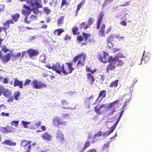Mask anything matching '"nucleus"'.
Instances as JSON below:
<instances>
[{"label": "nucleus", "mask_w": 152, "mask_h": 152, "mask_svg": "<svg viewBox=\"0 0 152 152\" xmlns=\"http://www.w3.org/2000/svg\"><path fill=\"white\" fill-rule=\"evenodd\" d=\"M42 138L48 142L51 141L52 140V137L48 132H45L42 135Z\"/></svg>", "instance_id": "2eb2a0df"}, {"label": "nucleus", "mask_w": 152, "mask_h": 152, "mask_svg": "<svg viewBox=\"0 0 152 152\" xmlns=\"http://www.w3.org/2000/svg\"><path fill=\"white\" fill-rule=\"evenodd\" d=\"M64 17L63 16H61L59 18L57 21V25L58 26H60L64 23Z\"/></svg>", "instance_id": "7c9ffc66"}, {"label": "nucleus", "mask_w": 152, "mask_h": 152, "mask_svg": "<svg viewBox=\"0 0 152 152\" xmlns=\"http://www.w3.org/2000/svg\"><path fill=\"white\" fill-rule=\"evenodd\" d=\"M52 121L53 125L55 127L60 126H64L66 125V122L61 121L58 117H55L53 119Z\"/></svg>", "instance_id": "1a4fd4ad"}, {"label": "nucleus", "mask_w": 152, "mask_h": 152, "mask_svg": "<svg viewBox=\"0 0 152 152\" xmlns=\"http://www.w3.org/2000/svg\"><path fill=\"white\" fill-rule=\"evenodd\" d=\"M114 40V37L113 35L108 36L107 38V44L110 48L114 46V43L112 42Z\"/></svg>", "instance_id": "4468645a"}, {"label": "nucleus", "mask_w": 152, "mask_h": 152, "mask_svg": "<svg viewBox=\"0 0 152 152\" xmlns=\"http://www.w3.org/2000/svg\"><path fill=\"white\" fill-rule=\"evenodd\" d=\"M1 144L3 145H7L10 146H15L16 145V142H12L11 140L9 139L5 140L4 141L2 142Z\"/></svg>", "instance_id": "393cba45"}, {"label": "nucleus", "mask_w": 152, "mask_h": 152, "mask_svg": "<svg viewBox=\"0 0 152 152\" xmlns=\"http://www.w3.org/2000/svg\"><path fill=\"white\" fill-rule=\"evenodd\" d=\"M40 128L43 131H45L46 129L45 126H41Z\"/></svg>", "instance_id": "0e129e2a"}, {"label": "nucleus", "mask_w": 152, "mask_h": 152, "mask_svg": "<svg viewBox=\"0 0 152 152\" xmlns=\"http://www.w3.org/2000/svg\"><path fill=\"white\" fill-rule=\"evenodd\" d=\"M107 92L105 90H102L100 91L99 93L98 96L96 99V101H98L99 99L100 100L105 98L106 96Z\"/></svg>", "instance_id": "f3484780"}, {"label": "nucleus", "mask_w": 152, "mask_h": 152, "mask_svg": "<svg viewBox=\"0 0 152 152\" xmlns=\"http://www.w3.org/2000/svg\"><path fill=\"white\" fill-rule=\"evenodd\" d=\"M3 82L4 84H7L8 83V79L5 78Z\"/></svg>", "instance_id": "bf43d9fd"}, {"label": "nucleus", "mask_w": 152, "mask_h": 152, "mask_svg": "<svg viewBox=\"0 0 152 152\" xmlns=\"http://www.w3.org/2000/svg\"><path fill=\"white\" fill-rule=\"evenodd\" d=\"M96 150L95 148L88 150L86 152H96Z\"/></svg>", "instance_id": "6e6d98bb"}, {"label": "nucleus", "mask_w": 152, "mask_h": 152, "mask_svg": "<svg viewBox=\"0 0 152 152\" xmlns=\"http://www.w3.org/2000/svg\"><path fill=\"white\" fill-rule=\"evenodd\" d=\"M20 95V93L19 91H17L14 93V97L15 99L18 101V97H19Z\"/></svg>", "instance_id": "4c0bfd02"}, {"label": "nucleus", "mask_w": 152, "mask_h": 152, "mask_svg": "<svg viewBox=\"0 0 152 152\" xmlns=\"http://www.w3.org/2000/svg\"><path fill=\"white\" fill-rule=\"evenodd\" d=\"M104 15L103 12H100L97 16V19L96 20V29H100L98 32V35L99 37H105V28L106 26L105 24L103 23L101 25V28H100L101 24L102 21V20Z\"/></svg>", "instance_id": "7ed1b4c3"}, {"label": "nucleus", "mask_w": 152, "mask_h": 152, "mask_svg": "<svg viewBox=\"0 0 152 152\" xmlns=\"http://www.w3.org/2000/svg\"><path fill=\"white\" fill-rule=\"evenodd\" d=\"M23 7L28 11H27L24 10H22V13L25 16H28L31 14L32 10L33 13L35 14H38L39 12V10L38 9L39 8H37V7H34L32 9H31L30 7L26 6L25 4H23Z\"/></svg>", "instance_id": "39448f33"}, {"label": "nucleus", "mask_w": 152, "mask_h": 152, "mask_svg": "<svg viewBox=\"0 0 152 152\" xmlns=\"http://www.w3.org/2000/svg\"><path fill=\"white\" fill-rule=\"evenodd\" d=\"M13 128L10 126L7 125L6 127H0V131L4 134H8L12 132Z\"/></svg>", "instance_id": "ddd939ff"}, {"label": "nucleus", "mask_w": 152, "mask_h": 152, "mask_svg": "<svg viewBox=\"0 0 152 152\" xmlns=\"http://www.w3.org/2000/svg\"><path fill=\"white\" fill-rule=\"evenodd\" d=\"M69 4V3L66 0H62L60 9L63 10H65Z\"/></svg>", "instance_id": "5701e85b"}, {"label": "nucleus", "mask_w": 152, "mask_h": 152, "mask_svg": "<svg viewBox=\"0 0 152 152\" xmlns=\"http://www.w3.org/2000/svg\"><path fill=\"white\" fill-rule=\"evenodd\" d=\"M122 117L121 115H120L119 118H118L117 121H116V122L115 123V124L113 125V126L115 128H116L117 125L118 124L119 122V121L121 117Z\"/></svg>", "instance_id": "ea45409f"}, {"label": "nucleus", "mask_w": 152, "mask_h": 152, "mask_svg": "<svg viewBox=\"0 0 152 152\" xmlns=\"http://www.w3.org/2000/svg\"><path fill=\"white\" fill-rule=\"evenodd\" d=\"M89 27V26L85 22H83L80 24L79 26V27L80 29H86Z\"/></svg>", "instance_id": "2f4dec72"}, {"label": "nucleus", "mask_w": 152, "mask_h": 152, "mask_svg": "<svg viewBox=\"0 0 152 152\" xmlns=\"http://www.w3.org/2000/svg\"><path fill=\"white\" fill-rule=\"evenodd\" d=\"M84 4V3H83V2H81L80 4H78L77 6V9L75 12V16H77L79 11L80 10L81 7H82V6L83 4Z\"/></svg>", "instance_id": "c9c22d12"}, {"label": "nucleus", "mask_w": 152, "mask_h": 152, "mask_svg": "<svg viewBox=\"0 0 152 152\" xmlns=\"http://www.w3.org/2000/svg\"><path fill=\"white\" fill-rule=\"evenodd\" d=\"M96 69H95L93 70H91L90 72L92 74H93L96 71Z\"/></svg>", "instance_id": "774afa93"}, {"label": "nucleus", "mask_w": 152, "mask_h": 152, "mask_svg": "<svg viewBox=\"0 0 152 152\" xmlns=\"http://www.w3.org/2000/svg\"><path fill=\"white\" fill-rule=\"evenodd\" d=\"M64 30L62 28H58L55 30L54 31L53 34L54 35L60 36L64 31Z\"/></svg>", "instance_id": "bb28decb"}, {"label": "nucleus", "mask_w": 152, "mask_h": 152, "mask_svg": "<svg viewBox=\"0 0 152 152\" xmlns=\"http://www.w3.org/2000/svg\"><path fill=\"white\" fill-rule=\"evenodd\" d=\"M82 35L84 38L85 41L86 42V40L88 39L89 37H91V34H90L86 33L84 32H82Z\"/></svg>", "instance_id": "f704fd0d"}, {"label": "nucleus", "mask_w": 152, "mask_h": 152, "mask_svg": "<svg viewBox=\"0 0 152 152\" xmlns=\"http://www.w3.org/2000/svg\"><path fill=\"white\" fill-rule=\"evenodd\" d=\"M85 58V55L83 54L74 56L72 61L66 63V64L68 66V67L66 68L64 67L63 64L60 63L58 62H56L52 66L50 64H47L45 66L50 69H52L58 74H60L62 72L63 74L67 75L71 73L72 71L75 70V68L72 66L73 64L75 65L77 61H78L77 64V66H84Z\"/></svg>", "instance_id": "f257e3e1"}, {"label": "nucleus", "mask_w": 152, "mask_h": 152, "mask_svg": "<svg viewBox=\"0 0 152 152\" xmlns=\"http://www.w3.org/2000/svg\"><path fill=\"white\" fill-rule=\"evenodd\" d=\"M11 17L12 20L16 22L18 21L20 18V15L19 13H16L14 15H12Z\"/></svg>", "instance_id": "c85d7f7f"}, {"label": "nucleus", "mask_w": 152, "mask_h": 152, "mask_svg": "<svg viewBox=\"0 0 152 152\" xmlns=\"http://www.w3.org/2000/svg\"><path fill=\"white\" fill-rule=\"evenodd\" d=\"M21 56V53H18L16 55V58H20Z\"/></svg>", "instance_id": "69168bd1"}, {"label": "nucleus", "mask_w": 152, "mask_h": 152, "mask_svg": "<svg viewBox=\"0 0 152 152\" xmlns=\"http://www.w3.org/2000/svg\"><path fill=\"white\" fill-rule=\"evenodd\" d=\"M14 82L13 83L14 86L16 87L19 86V88H23V82L22 81L19 80L17 78H14Z\"/></svg>", "instance_id": "6ab92c4d"}, {"label": "nucleus", "mask_w": 152, "mask_h": 152, "mask_svg": "<svg viewBox=\"0 0 152 152\" xmlns=\"http://www.w3.org/2000/svg\"><path fill=\"white\" fill-rule=\"evenodd\" d=\"M116 38L118 39L119 40H121V39H124V37L122 36H120L119 35H117L116 37Z\"/></svg>", "instance_id": "5fc2aeb1"}, {"label": "nucleus", "mask_w": 152, "mask_h": 152, "mask_svg": "<svg viewBox=\"0 0 152 152\" xmlns=\"http://www.w3.org/2000/svg\"><path fill=\"white\" fill-rule=\"evenodd\" d=\"M120 24L122 26H125L127 25V22L125 20L121 21L120 22Z\"/></svg>", "instance_id": "8fccbe9b"}, {"label": "nucleus", "mask_w": 152, "mask_h": 152, "mask_svg": "<svg viewBox=\"0 0 152 152\" xmlns=\"http://www.w3.org/2000/svg\"><path fill=\"white\" fill-rule=\"evenodd\" d=\"M41 28L43 29H45L47 28V25H43L42 26Z\"/></svg>", "instance_id": "338daca9"}, {"label": "nucleus", "mask_w": 152, "mask_h": 152, "mask_svg": "<svg viewBox=\"0 0 152 152\" xmlns=\"http://www.w3.org/2000/svg\"><path fill=\"white\" fill-rule=\"evenodd\" d=\"M26 51H23L22 52V57H24L26 55Z\"/></svg>", "instance_id": "e2e57ef3"}, {"label": "nucleus", "mask_w": 152, "mask_h": 152, "mask_svg": "<svg viewBox=\"0 0 152 152\" xmlns=\"http://www.w3.org/2000/svg\"><path fill=\"white\" fill-rule=\"evenodd\" d=\"M56 138L58 142H61L64 141V135L61 132L58 131L56 135Z\"/></svg>", "instance_id": "a211bd4d"}, {"label": "nucleus", "mask_w": 152, "mask_h": 152, "mask_svg": "<svg viewBox=\"0 0 152 152\" xmlns=\"http://www.w3.org/2000/svg\"><path fill=\"white\" fill-rule=\"evenodd\" d=\"M129 3H130V2L129 1L126 2L124 4H121L120 5V7H125V6H128L129 5Z\"/></svg>", "instance_id": "3c124183"}, {"label": "nucleus", "mask_w": 152, "mask_h": 152, "mask_svg": "<svg viewBox=\"0 0 152 152\" xmlns=\"http://www.w3.org/2000/svg\"><path fill=\"white\" fill-rule=\"evenodd\" d=\"M26 18L24 19V21L26 23H27V24L29 23L31 21V20L30 21L28 20V16H25Z\"/></svg>", "instance_id": "603ef678"}, {"label": "nucleus", "mask_w": 152, "mask_h": 152, "mask_svg": "<svg viewBox=\"0 0 152 152\" xmlns=\"http://www.w3.org/2000/svg\"><path fill=\"white\" fill-rule=\"evenodd\" d=\"M31 85L34 88L36 89H40L42 88H45L46 86L45 84L38 81L36 80H34L32 81Z\"/></svg>", "instance_id": "9d476101"}, {"label": "nucleus", "mask_w": 152, "mask_h": 152, "mask_svg": "<svg viewBox=\"0 0 152 152\" xmlns=\"http://www.w3.org/2000/svg\"><path fill=\"white\" fill-rule=\"evenodd\" d=\"M61 104L63 108L64 109H72L71 108L68 106L69 104V102L67 100L65 99H63L61 101Z\"/></svg>", "instance_id": "aec40b11"}, {"label": "nucleus", "mask_w": 152, "mask_h": 152, "mask_svg": "<svg viewBox=\"0 0 152 152\" xmlns=\"http://www.w3.org/2000/svg\"><path fill=\"white\" fill-rule=\"evenodd\" d=\"M30 2L32 7L36 6L37 8H41L42 7V5L37 1V0H31Z\"/></svg>", "instance_id": "b1692460"}, {"label": "nucleus", "mask_w": 152, "mask_h": 152, "mask_svg": "<svg viewBox=\"0 0 152 152\" xmlns=\"http://www.w3.org/2000/svg\"><path fill=\"white\" fill-rule=\"evenodd\" d=\"M115 128L113 126H112L110 128V130L108 131L107 132H105V133L102 134L103 137H107L111 134L114 130Z\"/></svg>", "instance_id": "a878e982"}, {"label": "nucleus", "mask_w": 152, "mask_h": 152, "mask_svg": "<svg viewBox=\"0 0 152 152\" xmlns=\"http://www.w3.org/2000/svg\"><path fill=\"white\" fill-rule=\"evenodd\" d=\"M108 54L106 53H104L103 56L99 53L97 55V57L99 61L104 63H107V62H109V60L110 58H114V57H113L111 56H110L109 58H108Z\"/></svg>", "instance_id": "0eeeda50"}, {"label": "nucleus", "mask_w": 152, "mask_h": 152, "mask_svg": "<svg viewBox=\"0 0 152 152\" xmlns=\"http://www.w3.org/2000/svg\"><path fill=\"white\" fill-rule=\"evenodd\" d=\"M1 88V94L3 92L4 95L6 97H10L11 96L12 94V92L9 89L5 88L3 86H2Z\"/></svg>", "instance_id": "dca6fc26"}, {"label": "nucleus", "mask_w": 152, "mask_h": 152, "mask_svg": "<svg viewBox=\"0 0 152 152\" xmlns=\"http://www.w3.org/2000/svg\"><path fill=\"white\" fill-rule=\"evenodd\" d=\"M44 10V12L46 13L47 14H48L50 13V10L48 9L47 7H45L43 8Z\"/></svg>", "instance_id": "a18cd8bd"}, {"label": "nucleus", "mask_w": 152, "mask_h": 152, "mask_svg": "<svg viewBox=\"0 0 152 152\" xmlns=\"http://www.w3.org/2000/svg\"><path fill=\"white\" fill-rule=\"evenodd\" d=\"M110 145V143L109 142H107V143L104 144L102 146V150H104L107 148Z\"/></svg>", "instance_id": "37998d69"}, {"label": "nucleus", "mask_w": 152, "mask_h": 152, "mask_svg": "<svg viewBox=\"0 0 152 152\" xmlns=\"http://www.w3.org/2000/svg\"><path fill=\"white\" fill-rule=\"evenodd\" d=\"M114 58H111L109 60V64L107 65L106 71L107 72L110 73L111 71H114L116 66H121L124 63L123 61L120 60L118 58V57H121L118 55H116Z\"/></svg>", "instance_id": "f03ea898"}, {"label": "nucleus", "mask_w": 152, "mask_h": 152, "mask_svg": "<svg viewBox=\"0 0 152 152\" xmlns=\"http://www.w3.org/2000/svg\"><path fill=\"white\" fill-rule=\"evenodd\" d=\"M90 141H86L84 144V147L81 150V152H83L85 150L89 147L90 145Z\"/></svg>", "instance_id": "473e14b6"}, {"label": "nucleus", "mask_w": 152, "mask_h": 152, "mask_svg": "<svg viewBox=\"0 0 152 152\" xmlns=\"http://www.w3.org/2000/svg\"><path fill=\"white\" fill-rule=\"evenodd\" d=\"M71 39V37L69 36L68 35L66 34L64 40H67L70 39Z\"/></svg>", "instance_id": "864d4df0"}, {"label": "nucleus", "mask_w": 152, "mask_h": 152, "mask_svg": "<svg viewBox=\"0 0 152 152\" xmlns=\"http://www.w3.org/2000/svg\"><path fill=\"white\" fill-rule=\"evenodd\" d=\"M36 16L34 15H32L30 16V19H31V21L33 20V19H35L36 18Z\"/></svg>", "instance_id": "052dcab7"}, {"label": "nucleus", "mask_w": 152, "mask_h": 152, "mask_svg": "<svg viewBox=\"0 0 152 152\" xmlns=\"http://www.w3.org/2000/svg\"><path fill=\"white\" fill-rule=\"evenodd\" d=\"M94 22V20L92 18L90 17L88 21V25L89 26Z\"/></svg>", "instance_id": "79ce46f5"}, {"label": "nucleus", "mask_w": 152, "mask_h": 152, "mask_svg": "<svg viewBox=\"0 0 152 152\" xmlns=\"http://www.w3.org/2000/svg\"><path fill=\"white\" fill-rule=\"evenodd\" d=\"M14 99L13 97H12L11 98H10L9 99H8L7 101V102H13V100H14Z\"/></svg>", "instance_id": "4d7b16f0"}, {"label": "nucleus", "mask_w": 152, "mask_h": 152, "mask_svg": "<svg viewBox=\"0 0 152 152\" xmlns=\"http://www.w3.org/2000/svg\"><path fill=\"white\" fill-rule=\"evenodd\" d=\"M77 40L80 42H81L83 40V37L81 35H79L77 37Z\"/></svg>", "instance_id": "de8ad7c7"}, {"label": "nucleus", "mask_w": 152, "mask_h": 152, "mask_svg": "<svg viewBox=\"0 0 152 152\" xmlns=\"http://www.w3.org/2000/svg\"><path fill=\"white\" fill-rule=\"evenodd\" d=\"M106 106V104H102L99 107L97 105L94 107V111L97 114L101 115L105 112Z\"/></svg>", "instance_id": "6e6552de"}, {"label": "nucleus", "mask_w": 152, "mask_h": 152, "mask_svg": "<svg viewBox=\"0 0 152 152\" xmlns=\"http://www.w3.org/2000/svg\"><path fill=\"white\" fill-rule=\"evenodd\" d=\"M119 80H113L110 84L109 87L110 88H115L117 87L118 85Z\"/></svg>", "instance_id": "cd10ccee"}, {"label": "nucleus", "mask_w": 152, "mask_h": 152, "mask_svg": "<svg viewBox=\"0 0 152 152\" xmlns=\"http://www.w3.org/2000/svg\"><path fill=\"white\" fill-rule=\"evenodd\" d=\"M111 30V28L109 27L108 28H107L106 30V33L107 34H109L110 31Z\"/></svg>", "instance_id": "13d9d810"}, {"label": "nucleus", "mask_w": 152, "mask_h": 152, "mask_svg": "<svg viewBox=\"0 0 152 152\" xmlns=\"http://www.w3.org/2000/svg\"><path fill=\"white\" fill-rule=\"evenodd\" d=\"M87 80L88 82L91 85L93 84L94 81V76L91 73H87L86 74Z\"/></svg>", "instance_id": "412c9836"}, {"label": "nucleus", "mask_w": 152, "mask_h": 152, "mask_svg": "<svg viewBox=\"0 0 152 152\" xmlns=\"http://www.w3.org/2000/svg\"><path fill=\"white\" fill-rule=\"evenodd\" d=\"M31 80L30 79H26L24 83V86H28L30 83L31 82Z\"/></svg>", "instance_id": "a19ab883"}, {"label": "nucleus", "mask_w": 152, "mask_h": 152, "mask_svg": "<svg viewBox=\"0 0 152 152\" xmlns=\"http://www.w3.org/2000/svg\"><path fill=\"white\" fill-rule=\"evenodd\" d=\"M5 6L4 4H0V12L4 11Z\"/></svg>", "instance_id": "09e8293b"}, {"label": "nucleus", "mask_w": 152, "mask_h": 152, "mask_svg": "<svg viewBox=\"0 0 152 152\" xmlns=\"http://www.w3.org/2000/svg\"><path fill=\"white\" fill-rule=\"evenodd\" d=\"M27 52L29 57L32 58L37 56L39 54L37 50L33 49H29L27 50Z\"/></svg>", "instance_id": "9b49d317"}, {"label": "nucleus", "mask_w": 152, "mask_h": 152, "mask_svg": "<svg viewBox=\"0 0 152 152\" xmlns=\"http://www.w3.org/2000/svg\"><path fill=\"white\" fill-rule=\"evenodd\" d=\"M120 103L119 100L118 99L112 103H110L108 105H107L106 109L109 110L108 113V116H111L113 114L116 110L115 107H117V105Z\"/></svg>", "instance_id": "20e7f679"}, {"label": "nucleus", "mask_w": 152, "mask_h": 152, "mask_svg": "<svg viewBox=\"0 0 152 152\" xmlns=\"http://www.w3.org/2000/svg\"><path fill=\"white\" fill-rule=\"evenodd\" d=\"M10 24H14V21L12 20H8L4 23L3 24L5 27L9 28L10 27Z\"/></svg>", "instance_id": "c756f323"}, {"label": "nucleus", "mask_w": 152, "mask_h": 152, "mask_svg": "<svg viewBox=\"0 0 152 152\" xmlns=\"http://www.w3.org/2000/svg\"><path fill=\"white\" fill-rule=\"evenodd\" d=\"M11 56L10 53H7L1 58V60L3 64H5L8 62Z\"/></svg>", "instance_id": "4be33fe9"}, {"label": "nucleus", "mask_w": 152, "mask_h": 152, "mask_svg": "<svg viewBox=\"0 0 152 152\" xmlns=\"http://www.w3.org/2000/svg\"><path fill=\"white\" fill-rule=\"evenodd\" d=\"M78 30V28L77 26H75L72 28V32L73 35H78L79 34V32L77 31Z\"/></svg>", "instance_id": "72a5a7b5"}, {"label": "nucleus", "mask_w": 152, "mask_h": 152, "mask_svg": "<svg viewBox=\"0 0 152 152\" xmlns=\"http://www.w3.org/2000/svg\"><path fill=\"white\" fill-rule=\"evenodd\" d=\"M18 122L19 121H13L11 122V124L12 125H13V124H14V125L15 126V127H17L18 126Z\"/></svg>", "instance_id": "c03bdc74"}, {"label": "nucleus", "mask_w": 152, "mask_h": 152, "mask_svg": "<svg viewBox=\"0 0 152 152\" xmlns=\"http://www.w3.org/2000/svg\"><path fill=\"white\" fill-rule=\"evenodd\" d=\"M102 132L101 131H99L97 132V133L96 134H95L94 136V138H95L96 137H98V136H101L102 135Z\"/></svg>", "instance_id": "49530a36"}, {"label": "nucleus", "mask_w": 152, "mask_h": 152, "mask_svg": "<svg viewBox=\"0 0 152 152\" xmlns=\"http://www.w3.org/2000/svg\"><path fill=\"white\" fill-rule=\"evenodd\" d=\"M98 101L94 98V96L92 95L89 98L86 99L85 100V104L86 105L89 104H94Z\"/></svg>", "instance_id": "f8f14e48"}, {"label": "nucleus", "mask_w": 152, "mask_h": 152, "mask_svg": "<svg viewBox=\"0 0 152 152\" xmlns=\"http://www.w3.org/2000/svg\"><path fill=\"white\" fill-rule=\"evenodd\" d=\"M22 124L23 125L24 128H28V126L27 125L30 124V122H27L25 121H22Z\"/></svg>", "instance_id": "58836bf2"}, {"label": "nucleus", "mask_w": 152, "mask_h": 152, "mask_svg": "<svg viewBox=\"0 0 152 152\" xmlns=\"http://www.w3.org/2000/svg\"><path fill=\"white\" fill-rule=\"evenodd\" d=\"M31 141L24 140L20 143L21 146L26 150L24 152H29L31 149Z\"/></svg>", "instance_id": "423d86ee"}, {"label": "nucleus", "mask_w": 152, "mask_h": 152, "mask_svg": "<svg viewBox=\"0 0 152 152\" xmlns=\"http://www.w3.org/2000/svg\"><path fill=\"white\" fill-rule=\"evenodd\" d=\"M46 58L45 56L43 54H42L39 57V61L42 62H45Z\"/></svg>", "instance_id": "e433bc0d"}, {"label": "nucleus", "mask_w": 152, "mask_h": 152, "mask_svg": "<svg viewBox=\"0 0 152 152\" xmlns=\"http://www.w3.org/2000/svg\"><path fill=\"white\" fill-rule=\"evenodd\" d=\"M0 28H1V29H2V30H4L5 32L6 33V30L8 29L7 28V27H0Z\"/></svg>", "instance_id": "680f3d73"}]
</instances>
